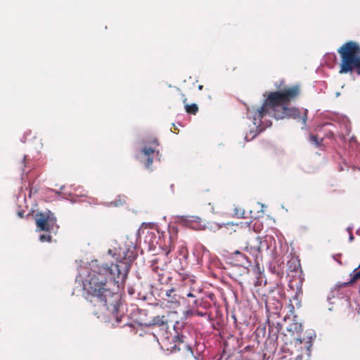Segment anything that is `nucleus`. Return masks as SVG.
<instances>
[{
    "label": "nucleus",
    "instance_id": "obj_26",
    "mask_svg": "<svg viewBox=\"0 0 360 360\" xmlns=\"http://www.w3.org/2000/svg\"><path fill=\"white\" fill-rule=\"evenodd\" d=\"M153 145H158V142L156 140H153Z\"/></svg>",
    "mask_w": 360,
    "mask_h": 360
},
{
    "label": "nucleus",
    "instance_id": "obj_16",
    "mask_svg": "<svg viewBox=\"0 0 360 360\" xmlns=\"http://www.w3.org/2000/svg\"><path fill=\"white\" fill-rule=\"evenodd\" d=\"M186 111L189 113L195 114L198 110L196 104L193 103L191 105H186Z\"/></svg>",
    "mask_w": 360,
    "mask_h": 360
},
{
    "label": "nucleus",
    "instance_id": "obj_1",
    "mask_svg": "<svg viewBox=\"0 0 360 360\" xmlns=\"http://www.w3.org/2000/svg\"><path fill=\"white\" fill-rule=\"evenodd\" d=\"M117 262L115 264H98L97 261L90 264V271L85 276L79 274L77 281H82L84 290L96 302L103 311H108L115 318V326H126L127 316L120 314L121 295L117 292L129 271L131 263L136 256L135 246L120 248L117 253Z\"/></svg>",
    "mask_w": 360,
    "mask_h": 360
},
{
    "label": "nucleus",
    "instance_id": "obj_13",
    "mask_svg": "<svg viewBox=\"0 0 360 360\" xmlns=\"http://www.w3.org/2000/svg\"><path fill=\"white\" fill-rule=\"evenodd\" d=\"M187 297H191L193 298V300L191 303L189 304L190 307L191 308H198L201 304V301L197 299V295L195 293H194L193 290L190 291L186 294Z\"/></svg>",
    "mask_w": 360,
    "mask_h": 360
},
{
    "label": "nucleus",
    "instance_id": "obj_18",
    "mask_svg": "<svg viewBox=\"0 0 360 360\" xmlns=\"http://www.w3.org/2000/svg\"><path fill=\"white\" fill-rule=\"evenodd\" d=\"M51 236L50 234H42L39 236V240L41 242H45V241H51Z\"/></svg>",
    "mask_w": 360,
    "mask_h": 360
},
{
    "label": "nucleus",
    "instance_id": "obj_22",
    "mask_svg": "<svg viewBox=\"0 0 360 360\" xmlns=\"http://www.w3.org/2000/svg\"><path fill=\"white\" fill-rule=\"evenodd\" d=\"M119 201H120L119 202H117V201L115 202V206H118L119 205H121L122 203L120 198Z\"/></svg>",
    "mask_w": 360,
    "mask_h": 360
},
{
    "label": "nucleus",
    "instance_id": "obj_3",
    "mask_svg": "<svg viewBox=\"0 0 360 360\" xmlns=\"http://www.w3.org/2000/svg\"><path fill=\"white\" fill-rule=\"evenodd\" d=\"M302 323L293 320L286 327L283 337L285 345L292 347L291 353H297L296 360H302L304 356H306L307 358L310 356L312 342L316 337L315 332L310 330L307 332V335L305 338H302Z\"/></svg>",
    "mask_w": 360,
    "mask_h": 360
},
{
    "label": "nucleus",
    "instance_id": "obj_12",
    "mask_svg": "<svg viewBox=\"0 0 360 360\" xmlns=\"http://www.w3.org/2000/svg\"><path fill=\"white\" fill-rule=\"evenodd\" d=\"M151 325L160 327L161 329L165 330L168 328L167 319L165 316H157L153 319Z\"/></svg>",
    "mask_w": 360,
    "mask_h": 360
},
{
    "label": "nucleus",
    "instance_id": "obj_7",
    "mask_svg": "<svg viewBox=\"0 0 360 360\" xmlns=\"http://www.w3.org/2000/svg\"><path fill=\"white\" fill-rule=\"evenodd\" d=\"M181 296L175 288L165 290V295L163 298L162 305L171 309H176L179 307Z\"/></svg>",
    "mask_w": 360,
    "mask_h": 360
},
{
    "label": "nucleus",
    "instance_id": "obj_17",
    "mask_svg": "<svg viewBox=\"0 0 360 360\" xmlns=\"http://www.w3.org/2000/svg\"><path fill=\"white\" fill-rule=\"evenodd\" d=\"M309 141L313 143L316 146H319L320 144H321V141L322 140H321L320 141H319L318 139V137L316 136H314V135H311L310 137H309Z\"/></svg>",
    "mask_w": 360,
    "mask_h": 360
},
{
    "label": "nucleus",
    "instance_id": "obj_27",
    "mask_svg": "<svg viewBox=\"0 0 360 360\" xmlns=\"http://www.w3.org/2000/svg\"><path fill=\"white\" fill-rule=\"evenodd\" d=\"M356 233H357L358 235H360V229H358V230L356 231Z\"/></svg>",
    "mask_w": 360,
    "mask_h": 360
},
{
    "label": "nucleus",
    "instance_id": "obj_15",
    "mask_svg": "<svg viewBox=\"0 0 360 360\" xmlns=\"http://www.w3.org/2000/svg\"><path fill=\"white\" fill-rule=\"evenodd\" d=\"M281 327L279 323H277L276 326L269 325V332L270 334H273L274 335H276V334L279 332Z\"/></svg>",
    "mask_w": 360,
    "mask_h": 360
},
{
    "label": "nucleus",
    "instance_id": "obj_20",
    "mask_svg": "<svg viewBox=\"0 0 360 360\" xmlns=\"http://www.w3.org/2000/svg\"><path fill=\"white\" fill-rule=\"evenodd\" d=\"M195 314L198 316H204L205 315V313L202 312V311H197Z\"/></svg>",
    "mask_w": 360,
    "mask_h": 360
},
{
    "label": "nucleus",
    "instance_id": "obj_6",
    "mask_svg": "<svg viewBox=\"0 0 360 360\" xmlns=\"http://www.w3.org/2000/svg\"><path fill=\"white\" fill-rule=\"evenodd\" d=\"M35 222L37 229L49 233H56L58 229L56 218L50 211L40 212L35 215Z\"/></svg>",
    "mask_w": 360,
    "mask_h": 360
},
{
    "label": "nucleus",
    "instance_id": "obj_24",
    "mask_svg": "<svg viewBox=\"0 0 360 360\" xmlns=\"http://www.w3.org/2000/svg\"><path fill=\"white\" fill-rule=\"evenodd\" d=\"M186 347H187V349L191 352V355H193V352L191 350V348L189 346H187Z\"/></svg>",
    "mask_w": 360,
    "mask_h": 360
},
{
    "label": "nucleus",
    "instance_id": "obj_14",
    "mask_svg": "<svg viewBox=\"0 0 360 360\" xmlns=\"http://www.w3.org/2000/svg\"><path fill=\"white\" fill-rule=\"evenodd\" d=\"M359 269L357 267L353 271V272L351 274V279L349 282V283H353L356 281L360 278V270L358 271Z\"/></svg>",
    "mask_w": 360,
    "mask_h": 360
},
{
    "label": "nucleus",
    "instance_id": "obj_29",
    "mask_svg": "<svg viewBox=\"0 0 360 360\" xmlns=\"http://www.w3.org/2000/svg\"><path fill=\"white\" fill-rule=\"evenodd\" d=\"M26 157H27L26 155L24 156L23 162L25 161Z\"/></svg>",
    "mask_w": 360,
    "mask_h": 360
},
{
    "label": "nucleus",
    "instance_id": "obj_8",
    "mask_svg": "<svg viewBox=\"0 0 360 360\" xmlns=\"http://www.w3.org/2000/svg\"><path fill=\"white\" fill-rule=\"evenodd\" d=\"M257 245L254 246L246 247V249H250V252L255 257L258 258L260 255L261 252L264 248L268 249V245L266 241H262L260 237L256 238Z\"/></svg>",
    "mask_w": 360,
    "mask_h": 360
},
{
    "label": "nucleus",
    "instance_id": "obj_11",
    "mask_svg": "<svg viewBox=\"0 0 360 360\" xmlns=\"http://www.w3.org/2000/svg\"><path fill=\"white\" fill-rule=\"evenodd\" d=\"M188 225L194 230H203L205 229V224L198 217H191L186 220Z\"/></svg>",
    "mask_w": 360,
    "mask_h": 360
},
{
    "label": "nucleus",
    "instance_id": "obj_30",
    "mask_svg": "<svg viewBox=\"0 0 360 360\" xmlns=\"http://www.w3.org/2000/svg\"><path fill=\"white\" fill-rule=\"evenodd\" d=\"M245 139L247 141H250V139H248V136H245Z\"/></svg>",
    "mask_w": 360,
    "mask_h": 360
},
{
    "label": "nucleus",
    "instance_id": "obj_10",
    "mask_svg": "<svg viewBox=\"0 0 360 360\" xmlns=\"http://www.w3.org/2000/svg\"><path fill=\"white\" fill-rule=\"evenodd\" d=\"M142 153L147 158V162L146 163V167L148 168L153 163V155L155 154L158 160H160L159 151L155 150V148L151 147H144L141 150Z\"/></svg>",
    "mask_w": 360,
    "mask_h": 360
},
{
    "label": "nucleus",
    "instance_id": "obj_4",
    "mask_svg": "<svg viewBox=\"0 0 360 360\" xmlns=\"http://www.w3.org/2000/svg\"><path fill=\"white\" fill-rule=\"evenodd\" d=\"M341 58L340 74L355 70L360 75V46L355 41H349L342 44L338 50Z\"/></svg>",
    "mask_w": 360,
    "mask_h": 360
},
{
    "label": "nucleus",
    "instance_id": "obj_28",
    "mask_svg": "<svg viewBox=\"0 0 360 360\" xmlns=\"http://www.w3.org/2000/svg\"><path fill=\"white\" fill-rule=\"evenodd\" d=\"M198 89H199L200 90H201V89H202V85H199Z\"/></svg>",
    "mask_w": 360,
    "mask_h": 360
},
{
    "label": "nucleus",
    "instance_id": "obj_5",
    "mask_svg": "<svg viewBox=\"0 0 360 360\" xmlns=\"http://www.w3.org/2000/svg\"><path fill=\"white\" fill-rule=\"evenodd\" d=\"M167 262L165 255L155 257L151 261L150 267L154 276L162 285H167L171 281V277L166 271Z\"/></svg>",
    "mask_w": 360,
    "mask_h": 360
},
{
    "label": "nucleus",
    "instance_id": "obj_21",
    "mask_svg": "<svg viewBox=\"0 0 360 360\" xmlns=\"http://www.w3.org/2000/svg\"><path fill=\"white\" fill-rule=\"evenodd\" d=\"M354 236L352 233H349V240L350 242H352L353 240H354Z\"/></svg>",
    "mask_w": 360,
    "mask_h": 360
},
{
    "label": "nucleus",
    "instance_id": "obj_9",
    "mask_svg": "<svg viewBox=\"0 0 360 360\" xmlns=\"http://www.w3.org/2000/svg\"><path fill=\"white\" fill-rule=\"evenodd\" d=\"M233 259L236 262V265L243 267H248L250 265L248 257L238 250L235 251L232 256Z\"/></svg>",
    "mask_w": 360,
    "mask_h": 360
},
{
    "label": "nucleus",
    "instance_id": "obj_2",
    "mask_svg": "<svg viewBox=\"0 0 360 360\" xmlns=\"http://www.w3.org/2000/svg\"><path fill=\"white\" fill-rule=\"evenodd\" d=\"M299 94L300 89L297 86L283 91L271 92L259 108H248L247 117L252 120V124L256 128V131H253L254 134L252 139L271 125L269 118L272 117L276 120L285 117L301 119L303 127H305L307 110L305 109L302 113L298 108H288L290 100L295 98Z\"/></svg>",
    "mask_w": 360,
    "mask_h": 360
},
{
    "label": "nucleus",
    "instance_id": "obj_23",
    "mask_svg": "<svg viewBox=\"0 0 360 360\" xmlns=\"http://www.w3.org/2000/svg\"><path fill=\"white\" fill-rule=\"evenodd\" d=\"M18 215L20 217H22L23 216V212L22 211H20L18 212Z\"/></svg>",
    "mask_w": 360,
    "mask_h": 360
},
{
    "label": "nucleus",
    "instance_id": "obj_25",
    "mask_svg": "<svg viewBox=\"0 0 360 360\" xmlns=\"http://www.w3.org/2000/svg\"><path fill=\"white\" fill-rule=\"evenodd\" d=\"M352 227H348L347 228V231H349V233H352Z\"/></svg>",
    "mask_w": 360,
    "mask_h": 360
},
{
    "label": "nucleus",
    "instance_id": "obj_19",
    "mask_svg": "<svg viewBox=\"0 0 360 360\" xmlns=\"http://www.w3.org/2000/svg\"><path fill=\"white\" fill-rule=\"evenodd\" d=\"M234 214L236 216H237L239 218H243L244 214H245V211L243 210H241L240 208V209L236 208Z\"/></svg>",
    "mask_w": 360,
    "mask_h": 360
}]
</instances>
